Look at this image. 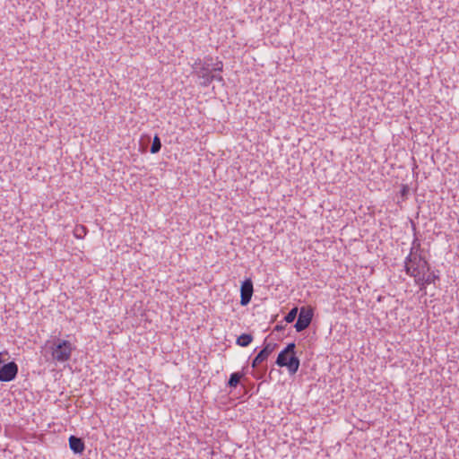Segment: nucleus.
<instances>
[{"instance_id":"1","label":"nucleus","mask_w":459,"mask_h":459,"mask_svg":"<svg viewBox=\"0 0 459 459\" xmlns=\"http://www.w3.org/2000/svg\"><path fill=\"white\" fill-rule=\"evenodd\" d=\"M192 68L193 74L200 80L199 84L203 87L209 86L214 80L223 81L222 76L216 74L222 72L223 63L211 56H204L203 59L197 58Z\"/></svg>"},{"instance_id":"2","label":"nucleus","mask_w":459,"mask_h":459,"mask_svg":"<svg viewBox=\"0 0 459 459\" xmlns=\"http://www.w3.org/2000/svg\"><path fill=\"white\" fill-rule=\"evenodd\" d=\"M73 351L72 343L66 340H59L52 348V358L58 362H65L70 359Z\"/></svg>"},{"instance_id":"3","label":"nucleus","mask_w":459,"mask_h":459,"mask_svg":"<svg viewBox=\"0 0 459 459\" xmlns=\"http://www.w3.org/2000/svg\"><path fill=\"white\" fill-rule=\"evenodd\" d=\"M430 266L427 260L420 255L414 253L411 266L406 269V273L411 277L417 278L420 274H424L425 271H429Z\"/></svg>"},{"instance_id":"4","label":"nucleus","mask_w":459,"mask_h":459,"mask_svg":"<svg viewBox=\"0 0 459 459\" xmlns=\"http://www.w3.org/2000/svg\"><path fill=\"white\" fill-rule=\"evenodd\" d=\"M276 364L280 367H287L290 373H296L299 369V360L295 355L281 351L277 357Z\"/></svg>"},{"instance_id":"5","label":"nucleus","mask_w":459,"mask_h":459,"mask_svg":"<svg viewBox=\"0 0 459 459\" xmlns=\"http://www.w3.org/2000/svg\"><path fill=\"white\" fill-rule=\"evenodd\" d=\"M17 374V364L14 361L8 362L0 368V381L10 382L16 377Z\"/></svg>"},{"instance_id":"6","label":"nucleus","mask_w":459,"mask_h":459,"mask_svg":"<svg viewBox=\"0 0 459 459\" xmlns=\"http://www.w3.org/2000/svg\"><path fill=\"white\" fill-rule=\"evenodd\" d=\"M313 316L312 309H306L305 307H301L300 312L298 316V320L295 324V328L297 332H301L305 330L310 324Z\"/></svg>"},{"instance_id":"7","label":"nucleus","mask_w":459,"mask_h":459,"mask_svg":"<svg viewBox=\"0 0 459 459\" xmlns=\"http://www.w3.org/2000/svg\"><path fill=\"white\" fill-rule=\"evenodd\" d=\"M240 293V304L247 306L250 302L253 295V283L251 280L248 279L242 282Z\"/></svg>"},{"instance_id":"8","label":"nucleus","mask_w":459,"mask_h":459,"mask_svg":"<svg viewBox=\"0 0 459 459\" xmlns=\"http://www.w3.org/2000/svg\"><path fill=\"white\" fill-rule=\"evenodd\" d=\"M274 346L275 345L273 343L265 344L264 347L258 352V354L253 359L252 367L256 368L262 362L265 361L269 355L273 351Z\"/></svg>"},{"instance_id":"9","label":"nucleus","mask_w":459,"mask_h":459,"mask_svg":"<svg viewBox=\"0 0 459 459\" xmlns=\"http://www.w3.org/2000/svg\"><path fill=\"white\" fill-rule=\"evenodd\" d=\"M437 278L438 276L436 275L434 272L425 271L424 274H420V276L415 278V281L418 284L421 286L420 289H422L426 285L434 283L436 279Z\"/></svg>"},{"instance_id":"10","label":"nucleus","mask_w":459,"mask_h":459,"mask_svg":"<svg viewBox=\"0 0 459 459\" xmlns=\"http://www.w3.org/2000/svg\"><path fill=\"white\" fill-rule=\"evenodd\" d=\"M69 446L70 449L75 454H82L85 449L84 442L82 439L75 436H71L69 437Z\"/></svg>"},{"instance_id":"11","label":"nucleus","mask_w":459,"mask_h":459,"mask_svg":"<svg viewBox=\"0 0 459 459\" xmlns=\"http://www.w3.org/2000/svg\"><path fill=\"white\" fill-rule=\"evenodd\" d=\"M253 341V336L250 333H242L236 341V343L240 347H247Z\"/></svg>"},{"instance_id":"12","label":"nucleus","mask_w":459,"mask_h":459,"mask_svg":"<svg viewBox=\"0 0 459 459\" xmlns=\"http://www.w3.org/2000/svg\"><path fill=\"white\" fill-rule=\"evenodd\" d=\"M242 377L243 374L240 372L232 373L228 381V385L230 387H236L239 384V381L242 378Z\"/></svg>"},{"instance_id":"13","label":"nucleus","mask_w":459,"mask_h":459,"mask_svg":"<svg viewBox=\"0 0 459 459\" xmlns=\"http://www.w3.org/2000/svg\"><path fill=\"white\" fill-rule=\"evenodd\" d=\"M87 234V228L83 225H76L74 230V235L76 238L82 239Z\"/></svg>"},{"instance_id":"14","label":"nucleus","mask_w":459,"mask_h":459,"mask_svg":"<svg viewBox=\"0 0 459 459\" xmlns=\"http://www.w3.org/2000/svg\"><path fill=\"white\" fill-rule=\"evenodd\" d=\"M160 148H161V142H160V139L159 135L156 134L153 137L150 152L154 154V153L159 152L160 151Z\"/></svg>"},{"instance_id":"15","label":"nucleus","mask_w":459,"mask_h":459,"mask_svg":"<svg viewBox=\"0 0 459 459\" xmlns=\"http://www.w3.org/2000/svg\"><path fill=\"white\" fill-rule=\"evenodd\" d=\"M298 315V307H293L290 310V312L285 316L284 320L286 323H292Z\"/></svg>"},{"instance_id":"16","label":"nucleus","mask_w":459,"mask_h":459,"mask_svg":"<svg viewBox=\"0 0 459 459\" xmlns=\"http://www.w3.org/2000/svg\"><path fill=\"white\" fill-rule=\"evenodd\" d=\"M420 250V243L418 238H414L410 253H416Z\"/></svg>"},{"instance_id":"17","label":"nucleus","mask_w":459,"mask_h":459,"mask_svg":"<svg viewBox=\"0 0 459 459\" xmlns=\"http://www.w3.org/2000/svg\"><path fill=\"white\" fill-rule=\"evenodd\" d=\"M294 350H295V343L291 342V343H289L287 345V347L284 350H282V351H286V353H288V354L295 355L294 354Z\"/></svg>"},{"instance_id":"18","label":"nucleus","mask_w":459,"mask_h":459,"mask_svg":"<svg viewBox=\"0 0 459 459\" xmlns=\"http://www.w3.org/2000/svg\"><path fill=\"white\" fill-rule=\"evenodd\" d=\"M413 255H414V253H410L408 255V256L405 258V261H404L405 270L407 269L408 266H411V264L412 259H413Z\"/></svg>"},{"instance_id":"19","label":"nucleus","mask_w":459,"mask_h":459,"mask_svg":"<svg viewBox=\"0 0 459 459\" xmlns=\"http://www.w3.org/2000/svg\"><path fill=\"white\" fill-rule=\"evenodd\" d=\"M282 329H284V326L282 325H277L274 327V331H281Z\"/></svg>"},{"instance_id":"20","label":"nucleus","mask_w":459,"mask_h":459,"mask_svg":"<svg viewBox=\"0 0 459 459\" xmlns=\"http://www.w3.org/2000/svg\"><path fill=\"white\" fill-rule=\"evenodd\" d=\"M3 360H2V353L0 352V363H2Z\"/></svg>"}]
</instances>
